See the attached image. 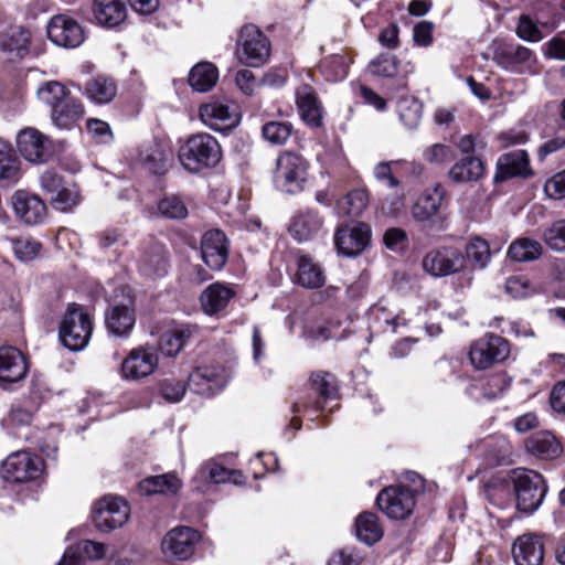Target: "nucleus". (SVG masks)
I'll use <instances>...</instances> for the list:
<instances>
[{"label":"nucleus","instance_id":"obj_3","mask_svg":"<svg viewBox=\"0 0 565 565\" xmlns=\"http://www.w3.org/2000/svg\"><path fill=\"white\" fill-rule=\"evenodd\" d=\"M236 54L242 64L259 67L270 56V42L258 26L246 24L239 30Z\"/></svg>","mask_w":565,"mask_h":565},{"label":"nucleus","instance_id":"obj_2","mask_svg":"<svg viewBox=\"0 0 565 565\" xmlns=\"http://www.w3.org/2000/svg\"><path fill=\"white\" fill-rule=\"evenodd\" d=\"M510 478L516 508L524 513H533L537 510L547 493V484L543 476L534 470L516 469Z\"/></svg>","mask_w":565,"mask_h":565},{"label":"nucleus","instance_id":"obj_35","mask_svg":"<svg viewBox=\"0 0 565 565\" xmlns=\"http://www.w3.org/2000/svg\"><path fill=\"white\" fill-rule=\"evenodd\" d=\"M484 174V163L478 157L467 156L449 170V178L456 183L478 181Z\"/></svg>","mask_w":565,"mask_h":565},{"label":"nucleus","instance_id":"obj_39","mask_svg":"<svg viewBox=\"0 0 565 565\" xmlns=\"http://www.w3.org/2000/svg\"><path fill=\"white\" fill-rule=\"evenodd\" d=\"M356 537L366 545H373L383 536V527L379 516L372 512H363L355 519Z\"/></svg>","mask_w":565,"mask_h":565},{"label":"nucleus","instance_id":"obj_22","mask_svg":"<svg viewBox=\"0 0 565 565\" xmlns=\"http://www.w3.org/2000/svg\"><path fill=\"white\" fill-rule=\"evenodd\" d=\"M530 174L529 154L525 150L519 149L499 157L493 181L499 183L514 177L525 178Z\"/></svg>","mask_w":565,"mask_h":565},{"label":"nucleus","instance_id":"obj_56","mask_svg":"<svg viewBox=\"0 0 565 565\" xmlns=\"http://www.w3.org/2000/svg\"><path fill=\"white\" fill-rule=\"evenodd\" d=\"M516 35L527 42H539L544 38L536 23L527 14H522L519 18Z\"/></svg>","mask_w":565,"mask_h":565},{"label":"nucleus","instance_id":"obj_23","mask_svg":"<svg viewBox=\"0 0 565 565\" xmlns=\"http://www.w3.org/2000/svg\"><path fill=\"white\" fill-rule=\"evenodd\" d=\"M225 385L223 372L212 366H199L189 375L190 388L200 395L212 396Z\"/></svg>","mask_w":565,"mask_h":565},{"label":"nucleus","instance_id":"obj_36","mask_svg":"<svg viewBox=\"0 0 565 565\" xmlns=\"http://www.w3.org/2000/svg\"><path fill=\"white\" fill-rule=\"evenodd\" d=\"M297 281L305 288L317 289L323 286L326 276L319 264L308 255H298Z\"/></svg>","mask_w":565,"mask_h":565},{"label":"nucleus","instance_id":"obj_61","mask_svg":"<svg viewBox=\"0 0 565 565\" xmlns=\"http://www.w3.org/2000/svg\"><path fill=\"white\" fill-rule=\"evenodd\" d=\"M505 290L513 298H524L530 295V281L523 276H513L507 279Z\"/></svg>","mask_w":565,"mask_h":565},{"label":"nucleus","instance_id":"obj_47","mask_svg":"<svg viewBox=\"0 0 565 565\" xmlns=\"http://www.w3.org/2000/svg\"><path fill=\"white\" fill-rule=\"evenodd\" d=\"M47 38L57 46L68 47L71 41V20L63 14L54 15L46 28Z\"/></svg>","mask_w":565,"mask_h":565},{"label":"nucleus","instance_id":"obj_31","mask_svg":"<svg viewBox=\"0 0 565 565\" xmlns=\"http://www.w3.org/2000/svg\"><path fill=\"white\" fill-rule=\"evenodd\" d=\"M105 324L109 333L128 337L135 326V312L130 305H115L105 313Z\"/></svg>","mask_w":565,"mask_h":565},{"label":"nucleus","instance_id":"obj_57","mask_svg":"<svg viewBox=\"0 0 565 565\" xmlns=\"http://www.w3.org/2000/svg\"><path fill=\"white\" fill-rule=\"evenodd\" d=\"M160 393L167 402L177 403L184 396L185 385L182 381L163 380L160 383Z\"/></svg>","mask_w":565,"mask_h":565},{"label":"nucleus","instance_id":"obj_64","mask_svg":"<svg viewBox=\"0 0 565 565\" xmlns=\"http://www.w3.org/2000/svg\"><path fill=\"white\" fill-rule=\"evenodd\" d=\"M360 557L348 548L334 553L329 561V565H359Z\"/></svg>","mask_w":565,"mask_h":565},{"label":"nucleus","instance_id":"obj_50","mask_svg":"<svg viewBox=\"0 0 565 565\" xmlns=\"http://www.w3.org/2000/svg\"><path fill=\"white\" fill-rule=\"evenodd\" d=\"M159 213L171 220H182L188 215L185 203L178 195H166L158 201Z\"/></svg>","mask_w":565,"mask_h":565},{"label":"nucleus","instance_id":"obj_59","mask_svg":"<svg viewBox=\"0 0 565 565\" xmlns=\"http://www.w3.org/2000/svg\"><path fill=\"white\" fill-rule=\"evenodd\" d=\"M422 113L423 106L416 100H412L408 107L399 105V118L408 128H414L419 124Z\"/></svg>","mask_w":565,"mask_h":565},{"label":"nucleus","instance_id":"obj_16","mask_svg":"<svg viewBox=\"0 0 565 565\" xmlns=\"http://www.w3.org/2000/svg\"><path fill=\"white\" fill-rule=\"evenodd\" d=\"M495 64L504 70L523 73L536 63L534 52L520 44H507L495 50L493 55Z\"/></svg>","mask_w":565,"mask_h":565},{"label":"nucleus","instance_id":"obj_46","mask_svg":"<svg viewBox=\"0 0 565 565\" xmlns=\"http://www.w3.org/2000/svg\"><path fill=\"white\" fill-rule=\"evenodd\" d=\"M106 555V545L100 542L82 540L73 545V565H86V561H98Z\"/></svg>","mask_w":565,"mask_h":565},{"label":"nucleus","instance_id":"obj_63","mask_svg":"<svg viewBox=\"0 0 565 565\" xmlns=\"http://www.w3.org/2000/svg\"><path fill=\"white\" fill-rule=\"evenodd\" d=\"M235 83L245 95H253L257 86L256 78L249 70H241L236 73Z\"/></svg>","mask_w":565,"mask_h":565},{"label":"nucleus","instance_id":"obj_1","mask_svg":"<svg viewBox=\"0 0 565 565\" xmlns=\"http://www.w3.org/2000/svg\"><path fill=\"white\" fill-rule=\"evenodd\" d=\"M178 157L185 170L198 173L214 168L222 158V149L216 138L201 132L186 139L180 147Z\"/></svg>","mask_w":565,"mask_h":565},{"label":"nucleus","instance_id":"obj_21","mask_svg":"<svg viewBox=\"0 0 565 565\" xmlns=\"http://www.w3.org/2000/svg\"><path fill=\"white\" fill-rule=\"evenodd\" d=\"M544 536L535 533L520 535L513 543L512 555L516 565H541L544 559Z\"/></svg>","mask_w":565,"mask_h":565},{"label":"nucleus","instance_id":"obj_53","mask_svg":"<svg viewBox=\"0 0 565 565\" xmlns=\"http://www.w3.org/2000/svg\"><path fill=\"white\" fill-rule=\"evenodd\" d=\"M542 237L551 249L565 252V220L553 222L544 230Z\"/></svg>","mask_w":565,"mask_h":565},{"label":"nucleus","instance_id":"obj_20","mask_svg":"<svg viewBox=\"0 0 565 565\" xmlns=\"http://www.w3.org/2000/svg\"><path fill=\"white\" fill-rule=\"evenodd\" d=\"M295 95L300 118L312 128L321 127L323 108L315 88L308 84H301L296 88Z\"/></svg>","mask_w":565,"mask_h":565},{"label":"nucleus","instance_id":"obj_19","mask_svg":"<svg viewBox=\"0 0 565 565\" xmlns=\"http://www.w3.org/2000/svg\"><path fill=\"white\" fill-rule=\"evenodd\" d=\"M399 161H381L373 169V175L379 182L386 184L390 189H395L393 196L385 199L382 203V210L386 214H396L404 205V191L393 173Z\"/></svg>","mask_w":565,"mask_h":565},{"label":"nucleus","instance_id":"obj_32","mask_svg":"<svg viewBox=\"0 0 565 565\" xmlns=\"http://www.w3.org/2000/svg\"><path fill=\"white\" fill-rule=\"evenodd\" d=\"M43 189L52 194V206L61 212H67L71 207V194L64 179L56 172L46 171L41 177Z\"/></svg>","mask_w":565,"mask_h":565},{"label":"nucleus","instance_id":"obj_10","mask_svg":"<svg viewBox=\"0 0 565 565\" xmlns=\"http://www.w3.org/2000/svg\"><path fill=\"white\" fill-rule=\"evenodd\" d=\"M38 97L52 108V121L60 129L71 127V99L66 87L58 82L52 81L38 88Z\"/></svg>","mask_w":565,"mask_h":565},{"label":"nucleus","instance_id":"obj_9","mask_svg":"<svg viewBox=\"0 0 565 565\" xmlns=\"http://www.w3.org/2000/svg\"><path fill=\"white\" fill-rule=\"evenodd\" d=\"M376 504L390 519H407L416 504L415 491L405 486H390L376 498Z\"/></svg>","mask_w":565,"mask_h":565},{"label":"nucleus","instance_id":"obj_38","mask_svg":"<svg viewBox=\"0 0 565 565\" xmlns=\"http://www.w3.org/2000/svg\"><path fill=\"white\" fill-rule=\"evenodd\" d=\"M140 162L153 174H162L167 169L168 153L163 146L152 141L139 149Z\"/></svg>","mask_w":565,"mask_h":565},{"label":"nucleus","instance_id":"obj_18","mask_svg":"<svg viewBox=\"0 0 565 565\" xmlns=\"http://www.w3.org/2000/svg\"><path fill=\"white\" fill-rule=\"evenodd\" d=\"M201 255L206 266L221 270L228 258V241L220 230L207 231L201 242Z\"/></svg>","mask_w":565,"mask_h":565},{"label":"nucleus","instance_id":"obj_34","mask_svg":"<svg viewBox=\"0 0 565 565\" xmlns=\"http://www.w3.org/2000/svg\"><path fill=\"white\" fill-rule=\"evenodd\" d=\"M322 227V218L317 212L307 210L296 215L289 226L290 234L298 242L313 238Z\"/></svg>","mask_w":565,"mask_h":565},{"label":"nucleus","instance_id":"obj_58","mask_svg":"<svg viewBox=\"0 0 565 565\" xmlns=\"http://www.w3.org/2000/svg\"><path fill=\"white\" fill-rule=\"evenodd\" d=\"M202 472L206 473V476H201L202 478H206L214 483L226 482L230 480L231 476H241L238 471L228 470L215 462H207L206 465H204L202 468Z\"/></svg>","mask_w":565,"mask_h":565},{"label":"nucleus","instance_id":"obj_48","mask_svg":"<svg viewBox=\"0 0 565 565\" xmlns=\"http://www.w3.org/2000/svg\"><path fill=\"white\" fill-rule=\"evenodd\" d=\"M466 260L469 259L476 267L483 269L490 262L491 250L488 241L480 236H473L466 245Z\"/></svg>","mask_w":565,"mask_h":565},{"label":"nucleus","instance_id":"obj_24","mask_svg":"<svg viewBox=\"0 0 565 565\" xmlns=\"http://www.w3.org/2000/svg\"><path fill=\"white\" fill-rule=\"evenodd\" d=\"M15 214L29 225L40 224L46 216V206L36 195L25 191H17L12 196Z\"/></svg>","mask_w":565,"mask_h":565},{"label":"nucleus","instance_id":"obj_6","mask_svg":"<svg viewBox=\"0 0 565 565\" xmlns=\"http://www.w3.org/2000/svg\"><path fill=\"white\" fill-rule=\"evenodd\" d=\"M130 508L126 500L118 495H105L98 500L92 510L95 527L104 533L117 530L126 524Z\"/></svg>","mask_w":565,"mask_h":565},{"label":"nucleus","instance_id":"obj_14","mask_svg":"<svg viewBox=\"0 0 565 565\" xmlns=\"http://www.w3.org/2000/svg\"><path fill=\"white\" fill-rule=\"evenodd\" d=\"M159 356L145 347L132 349L121 362V376L127 381H138L156 372Z\"/></svg>","mask_w":565,"mask_h":565},{"label":"nucleus","instance_id":"obj_43","mask_svg":"<svg viewBox=\"0 0 565 565\" xmlns=\"http://www.w3.org/2000/svg\"><path fill=\"white\" fill-rule=\"evenodd\" d=\"M20 177V161L11 145L0 138V181L14 183Z\"/></svg>","mask_w":565,"mask_h":565},{"label":"nucleus","instance_id":"obj_27","mask_svg":"<svg viewBox=\"0 0 565 565\" xmlns=\"http://www.w3.org/2000/svg\"><path fill=\"white\" fill-rule=\"evenodd\" d=\"M28 372L25 356L14 347L0 348V381L15 383L24 379Z\"/></svg>","mask_w":565,"mask_h":565},{"label":"nucleus","instance_id":"obj_30","mask_svg":"<svg viewBox=\"0 0 565 565\" xmlns=\"http://www.w3.org/2000/svg\"><path fill=\"white\" fill-rule=\"evenodd\" d=\"M235 295V290L228 285L214 282L202 291L200 302L205 313L215 315L224 310Z\"/></svg>","mask_w":565,"mask_h":565},{"label":"nucleus","instance_id":"obj_52","mask_svg":"<svg viewBox=\"0 0 565 565\" xmlns=\"http://www.w3.org/2000/svg\"><path fill=\"white\" fill-rule=\"evenodd\" d=\"M349 64L343 55L334 54L327 57L322 64L321 70L328 81L338 82L345 78L348 75Z\"/></svg>","mask_w":565,"mask_h":565},{"label":"nucleus","instance_id":"obj_29","mask_svg":"<svg viewBox=\"0 0 565 565\" xmlns=\"http://www.w3.org/2000/svg\"><path fill=\"white\" fill-rule=\"evenodd\" d=\"M198 332L195 324H180L161 335L159 349L164 355L174 358Z\"/></svg>","mask_w":565,"mask_h":565},{"label":"nucleus","instance_id":"obj_11","mask_svg":"<svg viewBox=\"0 0 565 565\" xmlns=\"http://www.w3.org/2000/svg\"><path fill=\"white\" fill-rule=\"evenodd\" d=\"M466 267L465 255L456 247L431 249L423 258L424 270L433 277H446Z\"/></svg>","mask_w":565,"mask_h":565},{"label":"nucleus","instance_id":"obj_49","mask_svg":"<svg viewBox=\"0 0 565 565\" xmlns=\"http://www.w3.org/2000/svg\"><path fill=\"white\" fill-rule=\"evenodd\" d=\"M292 134V125L288 121L271 120L262 127L263 138L273 146H284Z\"/></svg>","mask_w":565,"mask_h":565},{"label":"nucleus","instance_id":"obj_5","mask_svg":"<svg viewBox=\"0 0 565 565\" xmlns=\"http://www.w3.org/2000/svg\"><path fill=\"white\" fill-rule=\"evenodd\" d=\"M308 386L316 396L312 397L309 393L307 396L298 398L291 406L294 414L306 411L319 412L323 408L324 403L335 397L338 393L335 376L327 371L312 372Z\"/></svg>","mask_w":565,"mask_h":565},{"label":"nucleus","instance_id":"obj_15","mask_svg":"<svg viewBox=\"0 0 565 565\" xmlns=\"http://www.w3.org/2000/svg\"><path fill=\"white\" fill-rule=\"evenodd\" d=\"M200 537V533L190 526H177L164 535L162 551L178 559H186L193 554Z\"/></svg>","mask_w":565,"mask_h":565},{"label":"nucleus","instance_id":"obj_33","mask_svg":"<svg viewBox=\"0 0 565 565\" xmlns=\"http://www.w3.org/2000/svg\"><path fill=\"white\" fill-rule=\"evenodd\" d=\"M94 17L106 28H115L125 21L127 9L124 0H94Z\"/></svg>","mask_w":565,"mask_h":565},{"label":"nucleus","instance_id":"obj_41","mask_svg":"<svg viewBox=\"0 0 565 565\" xmlns=\"http://www.w3.org/2000/svg\"><path fill=\"white\" fill-rule=\"evenodd\" d=\"M85 93L93 102L97 104H107L115 98L117 94V85L113 78L98 75L87 82Z\"/></svg>","mask_w":565,"mask_h":565},{"label":"nucleus","instance_id":"obj_55","mask_svg":"<svg viewBox=\"0 0 565 565\" xmlns=\"http://www.w3.org/2000/svg\"><path fill=\"white\" fill-rule=\"evenodd\" d=\"M41 244L31 238H18L12 241V250L21 262H29L36 257Z\"/></svg>","mask_w":565,"mask_h":565},{"label":"nucleus","instance_id":"obj_62","mask_svg":"<svg viewBox=\"0 0 565 565\" xmlns=\"http://www.w3.org/2000/svg\"><path fill=\"white\" fill-rule=\"evenodd\" d=\"M399 28L396 23H391L379 34V42L382 46L394 50L399 45Z\"/></svg>","mask_w":565,"mask_h":565},{"label":"nucleus","instance_id":"obj_45","mask_svg":"<svg viewBox=\"0 0 565 565\" xmlns=\"http://www.w3.org/2000/svg\"><path fill=\"white\" fill-rule=\"evenodd\" d=\"M543 247L540 242L527 237L514 241L508 250V256L514 262H532L541 257Z\"/></svg>","mask_w":565,"mask_h":565},{"label":"nucleus","instance_id":"obj_37","mask_svg":"<svg viewBox=\"0 0 565 565\" xmlns=\"http://www.w3.org/2000/svg\"><path fill=\"white\" fill-rule=\"evenodd\" d=\"M525 448L529 454L542 459L555 458L562 451L559 443L548 431H540L529 437Z\"/></svg>","mask_w":565,"mask_h":565},{"label":"nucleus","instance_id":"obj_25","mask_svg":"<svg viewBox=\"0 0 565 565\" xmlns=\"http://www.w3.org/2000/svg\"><path fill=\"white\" fill-rule=\"evenodd\" d=\"M167 252L162 244L153 238L146 242L139 258V270L147 277H159L167 273Z\"/></svg>","mask_w":565,"mask_h":565},{"label":"nucleus","instance_id":"obj_51","mask_svg":"<svg viewBox=\"0 0 565 565\" xmlns=\"http://www.w3.org/2000/svg\"><path fill=\"white\" fill-rule=\"evenodd\" d=\"M371 74L383 77H394L398 71V60L390 53L380 54L367 66Z\"/></svg>","mask_w":565,"mask_h":565},{"label":"nucleus","instance_id":"obj_13","mask_svg":"<svg viewBox=\"0 0 565 565\" xmlns=\"http://www.w3.org/2000/svg\"><path fill=\"white\" fill-rule=\"evenodd\" d=\"M372 237L371 226L364 222L339 227L334 235L338 252L344 256H356L370 244Z\"/></svg>","mask_w":565,"mask_h":565},{"label":"nucleus","instance_id":"obj_60","mask_svg":"<svg viewBox=\"0 0 565 565\" xmlns=\"http://www.w3.org/2000/svg\"><path fill=\"white\" fill-rule=\"evenodd\" d=\"M544 191L554 200L565 198V169L545 182Z\"/></svg>","mask_w":565,"mask_h":565},{"label":"nucleus","instance_id":"obj_54","mask_svg":"<svg viewBox=\"0 0 565 565\" xmlns=\"http://www.w3.org/2000/svg\"><path fill=\"white\" fill-rule=\"evenodd\" d=\"M423 158L430 164H444L455 158L454 149L446 143H434L423 151Z\"/></svg>","mask_w":565,"mask_h":565},{"label":"nucleus","instance_id":"obj_12","mask_svg":"<svg viewBox=\"0 0 565 565\" xmlns=\"http://www.w3.org/2000/svg\"><path fill=\"white\" fill-rule=\"evenodd\" d=\"M17 147L21 156L31 163H44L53 154L49 137L32 127L24 128L18 134Z\"/></svg>","mask_w":565,"mask_h":565},{"label":"nucleus","instance_id":"obj_7","mask_svg":"<svg viewBox=\"0 0 565 565\" xmlns=\"http://www.w3.org/2000/svg\"><path fill=\"white\" fill-rule=\"evenodd\" d=\"M510 355L509 342L493 333H487L476 340L469 351V360L476 370H488L505 361Z\"/></svg>","mask_w":565,"mask_h":565},{"label":"nucleus","instance_id":"obj_8","mask_svg":"<svg viewBox=\"0 0 565 565\" xmlns=\"http://www.w3.org/2000/svg\"><path fill=\"white\" fill-rule=\"evenodd\" d=\"M306 178L307 162L301 156L285 151L277 158L274 180L278 189L296 193L302 189Z\"/></svg>","mask_w":565,"mask_h":565},{"label":"nucleus","instance_id":"obj_4","mask_svg":"<svg viewBox=\"0 0 565 565\" xmlns=\"http://www.w3.org/2000/svg\"><path fill=\"white\" fill-rule=\"evenodd\" d=\"M44 460L35 454L19 450L10 454L2 462L1 475L11 482L38 481L44 473Z\"/></svg>","mask_w":565,"mask_h":565},{"label":"nucleus","instance_id":"obj_17","mask_svg":"<svg viewBox=\"0 0 565 565\" xmlns=\"http://www.w3.org/2000/svg\"><path fill=\"white\" fill-rule=\"evenodd\" d=\"M445 198L446 190L439 183L430 189L424 190L412 206V216L415 221L420 223H434L436 218H440V211Z\"/></svg>","mask_w":565,"mask_h":565},{"label":"nucleus","instance_id":"obj_26","mask_svg":"<svg viewBox=\"0 0 565 565\" xmlns=\"http://www.w3.org/2000/svg\"><path fill=\"white\" fill-rule=\"evenodd\" d=\"M202 121L215 131H225L238 122L232 107L220 102H211L200 107Z\"/></svg>","mask_w":565,"mask_h":565},{"label":"nucleus","instance_id":"obj_28","mask_svg":"<svg viewBox=\"0 0 565 565\" xmlns=\"http://www.w3.org/2000/svg\"><path fill=\"white\" fill-rule=\"evenodd\" d=\"M94 331L92 309L73 302V352L83 351Z\"/></svg>","mask_w":565,"mask_h":565},{"label":"nucleus","instance_id":"obj_40","mask_svg":"<svg viewBox=\"0 0 565 565\" xmlns=\"http://www.w3.org/2000/svg\"><path fill=\"white\" fill-rule=\"evenodd\" d=\"M218 79L216 66L210 62H201L192 67L189 74V84L196 92L210 90Z\"/></svg>","mask_w":565,"mask_h":565},{"label":"nucleus","instance_id":"obj_42","mask_svg":"<svg viewBox=\"0 0 565 565\" xmlns=\"http://www.w3.org/2000/svg\"><path fill=\"white\" fill-rule=\"evenodd\" d=\"M180 487L181 482L173 473L148 477L139 483L140 491L147 495L175 493Z\"/></svg>","mask_w":565,"mask_h":565},{"label":"nucleus","instance_id":"obj_44","mask_svg":"<svg viewBox=\"0 0 565 565\" xmlns=\"http://www.w3.org/2000/svg\"><path fill=\"white\" fill-rule=\"evenodd\" d=\"M369 204V193L364 189H354L337 202V211L341 215L359 216Z\"/></svg>","mask_w":565,"mask_h":565}]
</instances>
